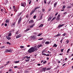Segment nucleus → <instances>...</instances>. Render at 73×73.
Segmentation results:
<instances>
[{"instance_id": "obj_1", "label": "nucleus", "mask_w": 73, "mask_h": 73, "mask_svg": "<svg viewBox=\"0 0 73 73\" xmlns=\"http://www.w3.org/2000/svg\"><path fill=\"white\" fill-rule=\"evenodd\" d=\"M37 47L36 46H35V47H32L31 48H30L28 51V53H32L35 51V50H37Z\"/></svg>"}, {"instance_id": "obj_2", "label": "nucleus", "mask_w": 73, "mask_h": 73, "mask_svg": "<svg viewBox=\"0 0 73 73\" xmlns=\"http://www.w3.org/2000/svg\"><path fill=\"white\" fill-rule=\"evenodd\" d=\"M22 19V17H21L19 19L18 21V25H19L20 24V22H21V19Z\"/></svg>"}, {"instance_id": "obj_3", "label": "nucleus", "mask_w": 73, "mask_h": 73, "mask_svg": "<svg viewBox=\"0 0 73 73\" xmlns=\"http://www.w3.org/2000/svg\"><path fill=\"white\" fill-rule=\"evenodd\" d=\"M8 52H12V50H11L6 49L4 53Z\"/></svg>"}, {"instance_id": "obj_4", "label": "nucleus", "mask_w": 73, "mask_h": 73, "mask_svg": "<svg viewBox=\"0 0 73 73\" xmlns=\"http://www.w3.org/2000/svg\"><path fill=\"white\" fill-rule=\"evenodd\" d=\"M6 38H7V39L8 40H11V37L8 36H6Z\"/></svg>"}, {"instance_id": "obj_5", "label": "nucleus", "mask_w": 73, "mask_h": 73, "mask_svg": "<svg viewBox=\"0 0 73 73\" xmlns=\"http://www.w3.org/2000/svg\"><path fill=\"white\" fill-rule=\"evenodd\" d=\"M37 46V48H38H38H39L40 47H41V46H42V45L40 44V45H39L38 46Z\"/></svg>"}, {"instance_id": "obj_6", "label": "nucleus", "mask_w": 73, "mask_h": 73, "mask_svg": "<svg viewBox=\"0 0 73 73\" xmlns=\"http://www.w3.org/2000/svg\"><path fill=\"white\" fill-rule=\"evenodd\" d=\"M46 67L43 68H42V70H43V71H44V72H45V71H46Z\"/></svg>"}, {"instance_id": "obj_7", "label": "nucleus", "mask_w": 73, "mask_h": 73, "mask_svg": "<svg viewBox=\"0 0 73 73\" xmlns=\"http://www.w3.org/2000/svg\"><path fill=\"white\" fill-rule=\"evenodd\" d=\"M31 38L33 39V40H35L36 39V36H31Z\"/></svg>"}, {"instance_id": "obj_8", "label": "nucleus", "mask_w": 73, "mask_h": 73, "mask_svg": "<svg viewBox=\"0 0 73 73\" xmlns=\"http://www.w3.org/2000/svg\"><path fill=\"white\" fill-rule=\"evenodd\" d=\"M16 24V23L14 22L13 23H12V27L15 26V24Z\"/></svg>"}, {"instance_id": "obj_9", "label": "nucleus", "mask_w": 73, "mask_h": 73, "mask_svg": "<svg viewBox=\"0 0 73 73\" xmlns=\"http://www.w3.org/2000/svg\"><path fill=\"white\" fill-rule=\"evenodd\" d=\"M8 4V1L6 0L5 1V4L6 5Z\"/></svg>"}, {"instance_id": "obj_10", "label": "nucleus", "mask_w": 73, "mask_h": 73, "mask_svg": "<svg viewBox=\"0 0 73 73\" xmlns=\"http://www.w3.org/2000/svg\"><path fill=\"white\" fill-rule=\"evenodd\" d=\"M35 24H34L33 25H32L30 27V28H33V26H35Z\"/></svg>"}, {"instance_id": "obj_11", "label": "nucleus", "mask_w": 73, "mask_h": 73, "mask_svg": "<svg viewBox=\"0 0 73 73\" xmlns=\"http://www.w3.org/2000/svg\"><path fill=\"white\" fill-rule=\"evenodd\" d=\"M33 23V21L32 20H31V21H30L29 22V23H30L31 24V23Z\"/></svg>"}, {"instance_id": "obj_12", "label": "nucleus", "mask_w": 73, "mask_h": 73, "mask_svg": "<svg viewBox=\"0 0 73 73\" xmlns=\"http://www.w3.org/2000/svg\"><path fill=\"white\" fill-rule=\"evenodd\" d=\"M62 27V25H61L60 24L58 27V28H60V27Z\"/></svg>"}, {"instance_id": "obj_13", "label": "nucleus", "mask_w": 73, "mask_h": 73, "mask_svg": "<svg viewBox=\"0 0 73 73\" xmlns=\"http://www.w3.org/2000/svg\"><path fill=\"white\" fill-rule=\"evenodd\" d=\"M43 27V24H41L39 26V28H41V27Z\"/></svg>"}, {"instance_id": "obj_14", "label": "nucleus", "mask_w": 73, "mask_h": 73, "mask_svg": "<svg viewBox=\"0 0 73 73\" xmlns=\"http://www.w3.org/2000/svg\"><path fill=\"white\" fill-rule=\"evenodd\" d=\"M21 5L23 7H25V5L24 4V3H21Z\"/></svg>"}, {"instance_id": "obj_15", "label": "nucleus", "mask_w": 73, "mask_h": 73, "mask_svg": "<svg viewBox=\"0 0 73 73\" xmlns=\"http://www.w3.org/2000/svg\"><path fill=\"white\" fill-rule=\"evenodd\" d=\"M45 43L46 44H49V42L47 41V42H46Z\"/></svg>"}, {"instance_id": "obj_16", "label": "nucleus", "mask_w": 73, "mask_h": 73, "mask_svg": "<svg viewBox=\"0 0 73 73\" xmlns=\"http://www.w3.org/2000/svg\"><path fill=\"white\" fill-rule=\"evenodd\" d=\"M61 35V34H58L56 35L55 36L56 37H57L58 36H60Z\"/></svg>"}, {"instance_id": "obj_17", "label": "nucleus", "mask_w": 73, "mask_h": 73, "mask_svg": "<svg viewBox=\"0 0 73 73\" xmlns=\"http://www.w3.org/2000/svg\"><path fill=\"white\" fill-rule=\"evenodd\" d=\"M51 19H52V18L50 17L49 18H48V21H50Z\"/></svg>"}, {"instance_id": "obj_18", "label": "nucleus", "mask_w": 73, "mask_h": 73, "mask_svg": "<svg viewBox=\"0 0 73 73\" xmlns=\"http://www.w3.org/2000/svg\"><path fill=\"white\" fill-rule=\"evenodd\" d=\"M31 58V57L30 56L28 57V56H27V57L26 58L27 59H29V58Z\"/></svg>"}, {"instance_id": "obj_19", "label": "nucleus", "mask_w": 73, "mask_h": 73, "mask_svg": "<svg viewBox=\"0 0 73 73\" xmlns=\"http://www.w3.org/2000/svg\"><path fill=\"white\" fill-rule=\"evenodd\" d=\"M59 20H60V18L58 17H57L56 18V20H57V21H59Z\"/></svg>"}, {"instance_id": "obj_20", "label": "nucleus", "mask_w": 73, "mask_h": 73, "mask_svg": "<svg viewBox=\"0 0 73 73\" xmlns=\"http://www.w3.org/2000/svg\"><path fill=\"white\" fill-rule=\"evenodd\" d=\"M41 35H42V33H40L39 35H37L38 36H41Z\"/></svg>"}, {"instance_id": "obj_21", "label": "nucleus", "mask_w": 73, "mask_h": 73, "mask_svg": "<svg viewBox=\"0 0 73 73\" xmlns=\"http://www.w3.org/2000/svg\"><path fill=\"white\" fill-rule=\"evenodd\" d=\"M69 42V40H68V39L67 40H66V44H68Z\"/></svg>"}, {"instance_id": "obj_22", "label": "nucleus", "mask_w": 73, "mask_h": 73, "mask_svg": "<svg viewBox=\"0 0 73 73\" xmlns=\"http://www.w3.org/2000/svg\"><path fill=\"white\" fill-rule=\"evenodd\" d=\"M20 62V61L18 60V61H16V62H14L15 63H18V62Z\"/></svg>"}, {"instance_id": "obj_23", "label": "nucleus", "mask_w": 73, "mask_h": 73, "mask_svg": "<svg viewBox=\"0 0 73 73\" xmlns=\"http://www.w3.org/2000/svg\"><path fill=\"white\" fill-rule=\"evenodd\" d=\"M56 4H57V2H56L54 4V7H56Z\"/></svg>"}, {"instance_id": "obj_24", "label": "nucleus", "mask_w": 73, "mask_h": 73, "mask_svg": "<svg viewBox=\"0 0 73 73\" xmlns=\"http://www.w3.org/2000/svg\"><path fill=\"white\" fill-rule=\"evenodd\" d=\"M34 12H35V11H32L31 13V15H32V14H33V13Z\"/></svg>"}, {"instance_id": "obj_25", "label": "nucleus", "mask_w": 73, "mask_h": 73, "mask_svg": "<svg viewBox=\"0 0 73 73\" xmlns=\"http://www.w3.org/2000/svg\"><path fill=\"white\" fill-rule=\"evenodd\" d=\"M30 60V59H28L27 60H26V61L27 62H28V61H29Z\"/></svg>"}, {"instance_id": "obj_26", "label": "nucleus", "mask_w": 73, "mask_h": 73, "mask_svg": "<svg viewBox=\"0 0 73 73\" xmlns=\"http://www.w3.org/2000/svg\"><path fill=\"white\" fill-rule=\"evenodd\" d=\"M7 44H9V45H11V44L9 43V42H7Z\"/></svg>"}, {"instance_id": "obj_27", "label": "nucleus", "mask_w": 73, "mask_h": 73, "mask_svg": "<svg viewBox=\"0 0 73 73\" xmlns=\"http://www.w3.org/2000/svg\"><path fill=\"white\" fill-rule=\"evenodd\" d=\"M70 50V48H69L68 49L67 51V53H69V51Z\"/></svg>"}, {"instance_id": "obj_28", "label": "nucleus", "mask_w": 73, "mask_h": 73, "mask_svg": "<svg viewBox=\"0 0 73 73\" xmlns=\"http://www.w3.org/2000/svg\"><path fill=\"white\" fill-rule=\"evenodd\" d=\"M54 46L55 47H57V45H56V44H54Z\"/></svg>"}, {"instance_id": "obj_29", "label": "nucleus", "mask_w": 73, "mask_h": 73, "mask_svg": "<svg viewBox=\"0 0 73 73\" xmlns=\"http://www.w3.org/2000/svg\"><path fill=\"white\" fill-rule=\"evenodd\" d=\"M5 22L6 23H8L9 22V21H8V20H6L5 21Z\"/></svg>"}, {"instance_id": "obj_30", "label": "nucleus", "mask_w": 73, "mask_h": 73, "mask_svg": "<svg viewBox=\"0 0 73 73\" xmlns=\"http://www.w3.org/2000/svg\"><path fill=\"white\" fill-rule=\"evenodd\" d=\"M43 40V38H40L38 39V40Z\"/></svg>"}, {"instance_id": "obj_31", "label": "nucleus", "mask_w": 73, "mask_h": 73, "mask_svg": "<svg viewBox=\"0 0 73 73\" xmlns=\"http://www.w3.org/2000/svg\"><path fill=\"white\" fill-rule=\"evenodd\" d=\"M11 33H9L8 36H9H9H11Z\"/></svg>"}, {"instance_id": "obj_32", "label": "nucleus", "mask_w": 73, "mask_h": 73, "mask_svg": "<svg viewBox=\"0 0 73 73\" xmlns=\"http://www.w3.org/2000/svg\"><path fill=\"white\" fill-rule=\"evenodd\" d=\"M71 6H68L67 8H71Z\"/></svg>"}, {"instance_id": "obj_33", "label": "nucleus", "mask_w": 73, "mask_h": 73, "mask_svg": "<svg viewBox=\"0 0 73 73\" xmlns=\"http://www.w3.org/2000/svg\"><path fill=\"white\" fill-rule=\"evenodd\" d=\"M50 50H51V51H53V50L52 48H51L50 49Z\"/></svg>"}, {"instance_id": "obj_34", "label": "nucleus", "mask_w": 73, "mask_h": 73, "mask_svg": "<svg viewBox=\"0 0 73 73\" xmlns=\"http://www.w3.org/2000/svg\"><path fill=\"white\" fill-rule=\"evenodd\" d=\"M21 48H23L24 47V46H20Z\"/></svg>"}, {"instance_id": "obj_35", "label": "nucleus", "mask_w": 73, "mask_h": 73, "mask_svg": "<svg viewBox=\"0 0 73 73\" xmlns=\"http://www.w3.org/2000/svg\"><path fill=\"white\" fill-rule=\"evenodd\" d=\"M42 55H43L44 56H46V54L43 53H42Z\"/></svg>"}, {"instance_id": "obj_36", "label": "nucleus", "mask_w": 73, "mask_h": 73, "mask_svg": "<svg viewBox=\"0 0 73 73\" xmlns=\"http://www.w3.org/2000/svg\"><path fill=\"white\" fill-rule=\"evenodd\" d=\"M46 61H45L44 62H43V63L44 64H45V63H46Z\"/></svg>"}, {"instance_id": "obj_37", "label": "nucleus", "mask_w": 73, "mask_h": 73, "mask_svg": "<svg viewBox=\"0 0 73 73\" xmlns=\"http://www.w3.org/2000/svg\"><path fill=\"white\" fill-rule=\"evenodd\" d=\"M18 36H19V37H21V34H20L18 35Z\"/></svg>"}, {"instance_id": "obj_38", "label": "nucleus", "mask_w": 73, "mask_h": 73, "mask_svg": "<svg viewBox=\"0 0 73 73\" xmlns=\"http://www.w3.org/2000/svg\"><path fill=\"white\" fill-rule=\"evenodd\" d=\"M65 8V6L64 5H63L62 9H64V8Z\"/></svg>"}, {"instance_id": "obj_39", "label": "nucleus", "mask_w": 73, "mask_h": 73, "mask_svg": "<svg viewBox=\"0 0 73 73\" xmlns=\"http://www.w3.org/2000/svg\"><path fill=\"white\" fill-rule=\"evenodd\" d=\"M29 4H30L31 3V2H32V1H29Z\"/></svg>"}, {"instance_id": "obj_40", "label": "nucleus", "mask_w": 73, "mask_h": 73, "mask_svg": "<svg viewBox=\"0 0 73 73\" xmlns=\"http://www.w3.org/2000/svg\"><path fill=\"white\" fill-rule=\"evenodd\" d=\"M17 34H19V32H18V31H17L16 33V35H17Z\"/></svg>"}, {"instance_id": "obj_41", "label": "nucleus", "mask_w": 73, "mask_h": 73, "mask_svg": "<svg viewBox=\"0 0 73 73\" xmlns=\"http://www.w3.org/2000/svg\"><path fill=\"white\" fill-rule=\"evenodd\" d=\"M50 68H47L46 69V70H50Z\"/></svg>"}, {"instance_id": "obj_42", "label": "nucleus", "mask_w": 73, "mask_h": 73, "mask_svg": "<svg viewBox=\"0 0 73 73\" xmlns=\"http://www.w3.org/2000/svg\"><path fill=\"white\" fill-rule=\"evenodd\" d=\"M33 18L34 19H35V18H36V16L35 15L33 17Z\"/></svg>"}, {"instance_id": "obj_43", "label": "nucleus", "mask_w": 73, "mask_h": 73, "mask_svg": "<svg viewBox=\"0 0 73 73\" xmlns=\"http://www.w3.org/2000/svg\"><path fill=\"white\" fill-rule=\"evenodd\" d=\"M16 38H19V36L18 35H17L16 36Z\"/></svg>"}, {"instance_id": "obj_44", "label": "nucleus", "mask_w": 73, "mask_h": 73, "mask_svg": "<svg viewBox=\"0 0 73 73\" xmlns=\"http://www.w3.org/2000/svg\"><path fill=\"white\" fill-rule=\"evenodd\" d=\"M60 14H59L58 16L57 17H59V18H60Z\"/></svg>"}, {"instance_id": "obj_45", "label": "nucleus", "mask_w": 73, "mask_h": 73, "mask_svg": "<svg viewBox=\"0 0 73 73\" xmlns=\"http://www.w3.org/2000/svg\"><path fill=\"white\" fill-rule=\"evenodd\" d=\"M44 3L45 4H46V0H44Z\"/></svg>"}, {"instance_id": "obj_46", "label": "nucleus", "mask_w": 73, "mask_h": 73, "mask_svg": "<svg viewBox=\"0 0 73 73\" xmlns=\"http://www.w3.org/2000/svg\"><path fill=\"white\" fill-rule=\"evenodd\" d=\"M51 2V1H50L48 3V4H49L50 3V2Z\"/></svg>"}, {"instance_id": "obj_47", "label": "nucleus", "mask_w": 73, "mask_h": 73, "mask_svg": "<svg viewBox=\"0 0 73 73\" xmlns=\"http://www.w3.org/2000/svg\"><path fill=\"white\" fill-rule=\"evenodd\" d=\"M9 61H7V62H6L7 64H9Z\"/></svg>"}, {"instance_id": "obj_48", "label": "nucleus", "mask_w": 73, "mask_h": 73, "mask_svg": "<svg viewBox=\"0 0 73 73\" xmlns=\"http://www.w3.org/2000/svg\"><path fill=\"white\" fill-rule=\"evenodd\" d=\"M61 50L62 52H63V50H64V49H61Z\"/></svg>"}, {"instance_id": "obj_49", "label": "nucleus", "mask_w": 73, "mask_h": 73, "mask_svg": "<svg viewBox=\"0 0 73 73\" xmlns=\"http://www.w3.org/2000/svg\"><path fill=\"white\" fill-rule=\"evenodd\" d=\"M65 35H66V34L65 33L63 34V36H65Z\"/></svg>"}, {"instance_id": "obj_50", "label": "nucleus", "mask_w": 73, "mask_h": 73, "mask_svg": "<svg viewBox=\"0 0 73 73\" xmlns=\"http://www.w3.org/2000/svg\"><path fill=\"white\" fill-rule=\"evenodd\" d=\"M58 15V13H56L55 14V16H57Z\"/></svg>"}, {"instance_id": "obj_51", "label": "nucleus", "mask_w": 73, "mask_h": 73, "mask_svg": "<svg viewBox=\"0 0 73 73\" xmlns=\"http://www.w3.org/2000/svg\"><path fill=\"white\" fill-rule=\"evenodd\" d=\"M36 8L37 9H39V8H40V7H36Z\"/></svg>"}, {"instance_id": "obj_52", "label": "nucleus", "mask_w": 73, "mask_h": 73, "mask_svg": "<svg viewBox=\"0 0 73 73\" xmlns=\"http://www.w3.org/2000/svg\"><path fill=\"white\" fill-rule=\"evenodd\" d=\"M5 26L6 27H7V23L5 24Z\"/></svg>"}, {"instance_id": "obj_53", "label": "nucleus", "mask_w": 73, "mask_h": 73, "mask_svg": "<svg viewBox=\"0 0 73 73\" xmlns=\"http://www.w3.org/2000/svg\"><path fill=\"white\" fill-rule=\"evenodd\" d=\"M20 15H21L20 14H19L18 15L17 17H19V16H20Z\"/></svg>"}, {"instance_id": "obj_54", "label": "nucleus", "mask_w": 73, "mask_h": 73, "mask_svg": "<svg viewBox=\"0 0 73 73\" xmlns=\"http://www.w3.org/2000/svg\"><path fill=\"white\" fill-rule=\"evenodd\" d=\"M63 40L62 39L61 40H60V42L61 43H62V40Z\"/></svg>"}, {"instance_id": "obj_55", "label": "nucleus", "mask_w": 73, "mask_h": 73, "mask_svg": "<svg viewBox=\"0 0 73 73\" xmlns=\"http://www.w3.org/2000/svg\"><path fill=\"white\" fill-rule=\"evenodd\" d=\"M3 25H4V24L2 23L1 25L2 27H3Z\"/></svg>"}, {"instance_id": "obj_56", "label": "nucleus", "mask_w": 73, "mask_h": 73, "mask_svg": "<svg viewBox=\"0 0 73 73\" xmlns=\"http://www.w3.org/2000/svg\"><path fill=\"white\" fill-rule=\"evenodd\" d=\"M56 19V17H54L52 19L54 20V19Z\"/></svg>"}, {"instance_id": "obj_57", "label": "nucleus", "mask_w": 73, "mask_h": 73, "mask_svg": "<svg viewBox=\"0 0 73 73\" xmlns=\"http://www.w3.org/2000/svg\"><path fill=\"white\" fill-rule=\"evenodd\" d=\"M67 13L66 12H65L64 13V15H66Z\"/></svg>"}, {"instance_id": "obj_58", "label": "nucleus", "mask_w": 73, "mask_h": 73, "mask_svg": "<svg viewBox=\"0 0 73 73\" xmlns=\"http://www.w3.org/2000/svg\"><path fill=\"white\" fill-rule=\"evenodd\" d=\"M62 54H62V53H61V54H59V55H60V56H61V55L62 56Z\"/></svg>"}, {"instance_id": "obj_59", "label": "nucleus", "mask_w": 73, "mask_h": 73, "mask_svg": "<svg viewBox=\"0 0 73 73\" xmlns=\"http://www.w3.org/2000/svg\"><path fill=\"white\" fill-rule=\"evenodd\" d=\"M14 68H17V66H15Z\"/></svg>"}, {"instance_id": "obj_60", "label": "nucleus", "mask_w": 73, "mask_h": 73, "mask_svg": "<svg viewBox=\"0 0 73 73\" xmlns=\"http://www.w3.org/2000/svg\"><path fill=\"white\" fill-rule=\"evenodd\" d=\"M44 11H45V10L44 9H43L42 10V12H44Z\"/></svg>"}, {"instance_id": "obj_61", "label": "nucleus", "mask_w": 73, "mask_h": 73, "mask_svg": "<svg viewBox=\"0 0 73 73\" xmlns=\"http://www.w3.org/2000/svg\"><path fill=\"white\" fill-rule=\"evenodd\" d=\"M28 29H27L25 30V32H27V31H28Z\"/></svg>"}, {"instance_id": "obj_62", "label": "nucleus", "mask_w": 73, "mask_h": 73, "mask_svg": "<svg viewBox=\"0 0 73 73\" xmlns=\"http://www.w3.org/2000/svg\"><path fill=\"white\" fill-rule=\"evenodd\" d=\"M5 48V46H2V47H1V48Z\"/></svg>"}, {"instance_id": "obj_63", "label": "nucleus", "mask_w": 73, "mask_h": 73, "mask_svg": "<svg viewBox=\"0 0 73 73\" xmlns=\"http://www.w3.org/2000/svg\"><path fill=\"white\" fill-rule=\"evenodd\" d=\"M46 56H49V54H47L46 55Z\"/></svg>"}, {"instance_id": "obj_64", "label": "nucleus", "mask_w": 73, "mask_h": 73, "mask_svg": "<svg viewBox=\"0 0 73 73\" xmlns=\"http://www.w3.org/2000/svg\"><path fill=\"white\" fill-rule=\"evenodd\" d=\"M27 56H25L24 57V58H25H25H27Z\"/></svg>"}]
</instances>
